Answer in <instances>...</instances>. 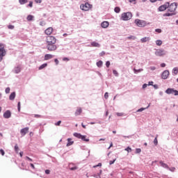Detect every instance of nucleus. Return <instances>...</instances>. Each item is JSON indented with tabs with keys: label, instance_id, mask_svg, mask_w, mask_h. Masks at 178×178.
I'll return each instance as SVG.
<instances>
[{
	"label": "nucleus",
	"instance_id": "obj_1",
	"mask_svg": "<svg viewBox=\"0 0 178 178\" xmlns=\"http://www.w3.org/2000/svg\"><path fill=\"white\" fill-rule=\"evenodd\" d=\"M167 9L168 12H170V13H165L163 14V17H169V16H175L176 15V9H177V3H172L170 4L169 2H167Z\"/></svg>",
	"mask_w": 178,
	"mask_h": 178
},
{
	"label": "nucleus",
	"instance_id": "obj_2",
	"mask_svg": "<svg viewBox=\"0 0 178 178\" xmlns=\"http://www.w3.org/2000/svg\"><path fill=\"white\" fill-rule=\"evenodd\" d=\"M74 136L82 140V141H85L86 143H88V141H90V138H87V136H83L79 133H74Z\"/></svg>",
	"mask_w": 178,
	"mask_h": 178
},
{
	"label": "nucleus",
	"instance_id": "obj_3",
	"mask_svg": "<svg viewBox=\"0 0 178 178\" xmlns=\"http://www.w3.org/2000/svg\"><path fill=\"white\" fill-rule=\"evenodd\" d=\"M132 16L133 15H131V13H130V12L123 13L121 15V19H122V20L127 21V20H130V19H131Z\"/></svg>",
	"mask_w": 178,
	"mask_h": 178
},
{
	"label": "nucleus",
	"instance_id": "obj_4",
	"mask_svg": "<svg viewBox=\"0 0 178 178\" xmlns=\"http://www.w3.org/2000/svg\"><path fill=\"white\" fill-rule=\"evenodd\" d=\"M56 43H49L47 44V49L48 51H50V52H54L58 49V47L56 44Z\"/></svg>",
	"mask_w": 178,
	"mask_h": 178
},
{
	"label": "nucleus",
	"instance_id": "obj_5",
	"mask_svg": "<svg viewBox=\"0 0 178 178\" xmlns=\"http://www.w3.org/2000/svg\"><path fill=\"white\" fill-rule=\"evenodd\" d=\"M46 44H56V38L52 35L46 37Z\"/></svg>",
	"mask_w": 178,
	"mask_h": 178
},
{
	"label": "nucleus",
	"instance_id": "obj_6",
	"mask_svg": "<svg viewBox=\"0 0 178 178\" xmlns=\"http://www.w3.org/2000/svg\"><path fill=\"white\" fill-rule=\"evenodd\" d=\"M135 24L138 27H145L147 26V22L145 21L138 19L135 20Z\"/></svg>",
	"mask_w": 178,
	"mask_h": 178
},
{
	"label": "nucleus",
	"instance_id": "obj_7",
	"mask_svg": "<svg viewBox=\"0 0 178 178\" xmlns=\"http://www.w3.org/2000/svg\"><path fill=\"white\" fill-rule=\"evenodd\" d=\"M155 55L156 56H165V55H166V51L164 49H159L156 51Z\"/></svg>",
	"mask_w": 178,
	"mask_h": 178
},
{
	"label": "nucleus",
	"instance_id": "obj_8",
	"mask_svg": "<svg viewBox=\"0 0 178 178\" xmlns=\"http://www.w3.org/2000/svg\"><path fill=\"white\" fill-rule=\"evenodd\" d=\"M91 8H92V5L88 3H86L85 4L81 5V9H82V10H90Z\"/></svg>",
	"mask_w": 178,
	"mask_h": 178
},
{
	"label": "nucleus",
	"instance_id": "obj_9",
	"mask_svg": "<svg viewBox=\"0 0 178 178\" xmlns=\"http://www.w3.org/2000/svg\"><path fill=\"white\" fill-rule=\"evenodd\" d=\"M3 56H5V46L0 44V62L2 60Z\"/></svg>",
	"mask_w": 178,
	"mask_h": 178
},
{
	"label": "nucleus",
	"instance_id": "obj_10",
	"mask_svg": "<svg viewBox=\"0 0 178 178\" xmlns=\"http://www.w3.org/2000/svg\"><path fill=\"white\" fill-rule=\"evenodd\" d=\"M166 94H172L174 95H178V90H176L173 88H168L165 90Z\"/></svg>",
	"mask_w": 178,
	"mask_h": 178
},
{
	"label": "nucleus",
	"instance_id": "obj_11",
	"mask_svg": "<svg viewBox=\"0 0 178 178\" xmlns=\"http://www.w3.org/2000/svg\"><path fill=\"white\" fill-rule=\"evenodd\" d=\"M53 32L54 28L52 27H49L44 31V33L45 34H47V35H51V34H52Z\"/></svg>",
	"mask_w": 178,
	"mask_h": 178
},
{
	"label": "nucleus",
	"instance_id": "obj_12",
	"mask_svg": "<svg viewBox=\"0 0 178 178\" xmlns=\"http://www.w3.org/2000/svg\"><path fill=\"white\" fill-rule=\"evenodd\" d=\"M166 9H168V3H165V4H164V5H162L159 7V12H163V11L166 10Z\"/></svg>",
	"mask_w": 178,
	"mask_h": 178
},
{
	"label": "nucleus",
	"instance_id": "obj_13",
	"mask_svg": "<svg viewBox=\"0 0 178 178\" xmlns=\"http://www.w3.org/2000/svg\"><path fill=\"white\" fill-rule=\"evenodd\" d=\"M162 79H163L164 80H166V79H168V77H169V71L168 70H165L162 75H161Z\"/></svg>",
	"mask_w": 178,
	"mask_h": 178
},
{
	"label": "nucleus",
	"instance_id": "obj_14",
	"mask_svg": "<svg viewBox=\"0 0 178 178\" xmlns=\"http://www.w3.org/2000/svg\"><path fill=\"white\" fill-rule=\"evenodd\" d=\"M20 133L22 136H26V134H27V133H29V127H25V128L21 129Z\"/></svg>",
	"mask_w": 178,
	"mask_h": 178
},
{
	"label": "nucleus",
	"instance_id": "obj_15",
	"mask_svg": "<svg viewBox=\"0 0 178 178\" xmlns=\"http://www.w3.org/2000/svg\"><path fill=\"white\" fill-rule=\"evenodd\" d=\"M10 116H12V114L10 111H6L3 113V118H5V119H9V118H10Z\"/></svg>",
	"mask_w": 178,
	"mask_h": 178
},
{
	"label": "nucleus",
	"instance_id": "obj_16",
	"mask_svg": "<svg viewBox=\"0 0 178 178\" xmlns=\"http://www.w3.org/2000/svg\"><path fill=\"white\" fill-rule=\"evenodd\" d=\"M109 26V22L108 21H104L102 23V27L103 29H106Z\"/></svg>",
	"mask_w": 178,
	"mask_h": 178
},
{
	"label": "nucleus",
	"instance_id": "obj_17",
	"mask_svg": "<svg viewBox=\"0 0 178 178\" xmlns=\"http://www.w3.org/2000/svg\"><path fill=\"white\" fill-rule=\"evenodd\" d=\"M81 112H83V110L81 109V108L78 107L75 112L76 116H79V115H81Z\"/></svg>",
	"mask_w": 178,
	"mask_h": 178
},
{
	"label": "nucleus",
	"instance_id": "obj_18",
	"mask_svg": "<svg viewBox=\"0 0 178 178\" xmlns=\"http://www.w3.org/2000/svg\"><path fill=\"white\" fill-rule=\"evenodd\" d=\"M90 46L91 47H95L96 48H99V47H101V45L99 44V43L97 42H92L90 43Z\"/></svg>",
	"mask_w": 178,
	"mask_h": 178
},
{
	"label": "nucleus",
	"instance_id": "obj_19",
	"mask_svg": "<svg viewBox=\"0 0 178 178\" xmlns=\"http://www.w3.org/2000/svg\"><path fill=\"white\" fill-rule=\"evenodd\" d=\"M74 144V141L72 140V138H67V147H70V145H73Z\"/></svg>",
	"mask_w": 178,
	"mask_h": 178
},
{
	"label": "nucleus",
	"instance_id": "obj_20",
	"mask_svg": "<svg viewBox=\"0 0 178 178\" xmlns=\"http://www.w3.org/2000/svg\"><path fill=\"white\" fill-rule=\"evenodd\" d=\"M54 58V56L51 54H45L44 55V60H49V59H52Z\"/></svg>",
	"mask_w": 178,
	"mask_h": 178
},
{
	"label": "nucleus",
	"instance_id": "obj_21",
	"mask_svg": "<svg viewBox=\"0 0 178 178\" xmlns=\"http://www.w3.org/2000/svg\"><path fill=\"white\" fill-rule=\"evenodd\" d=\"M15 97H16V93H15V92H12V93L10 94V97H9V99H10V101H13V99H15Z\"/></svg>",
	"mask_w": 178,
	"mask_h": 178
},
{
	"label": "nucleus",
	"instance_id": "obj_22",
	"mask_svg": "<svg viewBox=\"0 0 178 178\" xmlns=\"http://www.w3.org/2000/svg\"><path fill=\"white\" fill-rule=\"evenodd\" d=\"M161 166H162L163 168H165V169H169V165H168V164L163 163V161H160L159 162Z\"/></svg>",
	"mask_w": 178,
	"mask_h": 178
},
{
	"label": "nucleus",
	"instance_id": "obj_23",
	"mask_svg": "<svg viewBox=\"0 0 178 178\" xmlns=\"http://www.w3.org/2000/svg\"><path fill=\"white\" fill-rule=\"evenodd\" d=\"M149 40V37H145V38H143L140 41L141 42H147V41Z\"/></svg>",
	"mask_w": 178,
	"mask_h": 178
},
{
	"label": "nucleus",
	"instance_id": "obj_24",
	"mask_svg": "<svg viewBox=\"0 0 178 178\" xmlns=\"http://www.w3.org/2000/svg\"><path fill=\"white\" fill-rule=\"evenodd\" d=\"M21 70L22 69L20 68V67H17L15 68L14 72L15 73L17 74V73H20Z\"/></svg>",
	"mask_w": 178,
	"mask_h": 178
},
{
	"label": "nucleus",
	"instance_id": "obj_25",
	"mask_svg": "<svg viewBox=\"0 0 178 178\" xmlns=\"http://www.w3.org/2000/svg\"><path fill=\"white\" fill-rule=\"evenodd\" d=\"M47 66H48V64H47V63L42 64V65H40L39 67V70H42V69L47 67Z\"/></svg>",
	"mask_w": 178,
	"mask_h": 178
},
{
	"label": "nucleus",
	"instance_id": "obj_26",
	"mask_svg": "<svg viewBox=\"0 0 178 178\" xmlns=\"http://www.w3.org/2000/svg\"><path fill=\"white\" fill-rule=\"evenodd\" d=\"M156 45H158L159 47H161V45H162V40H158L156 41Z\"/></svg>",
	"mask_w": 178,
	"mask_h": 178
},
{
	"label": "nucleus",
	"instance_id": "obj_27",
	"mask_svg": "<svg viewBox=\"0 0 178 178\" xmlns=\"http://www.w3.org/2000/svg\"><path fill=\"white\" fill-rule=\"evenodd\" d=\"M154 145H158V135H156V136L155 137V138L154 140Z\"/></svg>",
	"mask_w": 178,
	"mask_h": 178
},
{
	"label": "nucleus",
	"instance_id": "obj_28",
	"mask_svg": "<svg viewBox=\"0 0 178 178\" xmlns=\"http://www.w3.org/2000/svg\"><path fill=\"white\" fill-rule=\"evenodd\" d=\"M172 73H174V74H177L178 73V68L177 67H174L172 70Z\"/></svg>",
	"mask_w": 178,
	"mask_h": 178
},
{
	"label": "nucleus",
	"instance_id": "obj_29",
	"mask_svg": "<svg viewBox=\"0 0 178 178\" xmlns=\"http://www.w3.org/2000/svg\"><path fill=\"white\" fill-rule=\"evenodd\" d=\"M33 18L34 17L33 15H28L27 20L28 22H31V20H33Z\"/></svg>",
	"mask_w": 178,
	"mask_h": 178
},
{
	"label": "nucleus",
	"instance_id": "obj_30",
	"mask_svg": "<svg viewBox=\"0 0 178 178\" xmlns=\"http://www.w3.org/2000/svg\"><path fill=\"white\" fill-rule=\"evenodd\" d=\"M19 2L21 5H24V3H27V0H19Z\"/></svg>",
	"mask_w": 178,
	"mask_h": 178
},
{
	"label": "nucleus",
	"instance_id": "obj_31",
	"mask_svg": "<svg viewBox=\"0 0 178 178\" xmlns=\"http://www.w3.org/2000/svg\"><path fill=\"white\" fill-rule=\"evenodd\" d=\"M102 60H99V62L97 63V66L98 67H102Z\"/></svg>",
	"mask_w": 178,
	"mask_h": 178
},
{
	"label": "nucleus",
	"instance_id": "obj_32",
	"mask_svg": "<svg viewBox=\"0 0 178 178\" xmlns=\"http://www.w3.org/2000/svg\"><path fill=\"white\" fill-rule=\"evenodd\" d=\"M114 10H115V13H119L120 12V8L115 7Z\"/></svg>",
	"mask_w": 178,
	"mask_h": 178
},
{
	"label": "nucleus",
	"instance_id": "obj_33",
	"mask_svg": "<svg viewBox=\"0 0 178 178\" xmlns=\"http://www.w3.org/2000/svg\"><path fill=\"white\" fill-rule=\"evenodd\" d=\"M15 151L17 154H19V146H17V145H15Z\"/></svg>",
	"mask_w": 178,
	"mask_h": 178
},
{
	"label": "nucleus",
	"instance_id": "obj_34",
	"mask_svg": "<svg viewBox=\"0 0 178 178\" xmlns=\"http://www.w3.org/2000/svg\"><path fill=\"white\" fill-rule=\"evenodd\" d=\"M143 69L136 70L134 69V73H140V72H143Z\"/></svg>",
	"mask_w": 178,
	"mask_h": 178
},
{
	"label": "nucleus",
	"instance_id": "obj_35",
	"mask_svg": "<svg viewBox=\"0 0 178 178\" xmlns=\"http://www.w3.org/2000/svg\"><path fill=\"white\" fill-rule=\"evenodd\" d=\"M93 177L101 178V174H95L93 175Z\"/></svg>",
	"mask_w": 178,
	"mask_h": 178
},
{
	"label": "nucleus",
	"instance_id": "obj_36",
	"mask_svg": "<svg viewBox=\"0 0 178 178\" xmlns=\"http://www.w3.org/2000/svg\"><path fill=\"white\" fill-rule=\"evenodd\" d=\"M124 151H127V152H131L132 149H131V148L130 147H127L124 149Z\"/></svg>",
	"mask_w": 178,
	"mask_h": 178
},
{
	"label": "nucleus",
	"instance_id": "obj_37",
	"mask_svg": "<svg viewBox=\"0 0 178 178\" xmlns=\"http://www.w3.org/2000/svg\"><path fill=\"white\" fill-rule=\"evenodd\" d=\"M5 91L6 94H9L10 92V88H7Z\"/></svg>",
	"mask_w": 178,
	"mask_h": 178
},
{
	"label": "nucleus",
	"instance_id": "obj_38",
	"mask_svg": "<svg viewBox=\"0 0 178 178\" xmlns=\"http://www.w3.org/2000/svg\"><path fill=\"white\" fill-rule=\"evenodd\" d=\"M8 29H9L10 30H13V29H15V26H13V25H8Z\"/></svg>",
	"mask_w": 178,
	"mask_h": 178
},
{
	"label": "nucleus",
	"instance_id": "obj_39",
	"mask_svg": "<svg viewBox=\"0 0 178 178\" xmlns=\"http://www.w3.org/2000/svg\"><path fill=\"white\" fill-rule=\"evenodd\" d=\"M141 152V149L137 148L136 149V154H140Z\"/></svg>",
	"mask_w": 178,
	"mask_h": 178
},
{
	"label": "nucleus",
	"instance_id": "obj_40",
	"mask_svg": "<svg viewBox=\"0 0 178 178\" xmlns=\"http://www.w3.org/2000/svg\"><path fill=\"white\" fill-rule=\"evenodd\" d=\"M0 153L2 155V156H3V155H5V151L3 150V149H0Z\"/></svg>",
	"mask_w": 178,
	"mask_h": 178
},
{
	"label": "nucleus",
	"instance_id": "obj_41",
	"mask_svg": "<svg viewBox=\"0 0 178 178\" xmlns=\"http://www.w3.org/2000/svg\"><path fill=\"white\" fill-rule=\"evenodd\" d=\"M155 31H156V33H162V29H155Z\"/></svg>",
	"mask_w": 178,
	"mask_h": 178
},
{
	"label": "nucleus",
	"instance_id": "obj_42",
	"mask_svg": "<svg viewBox=\"0 0 178 178\" xmlns=\"http://www.w3.org/2000/svg\"><path fill=\"white\" fill-rule=\"evenodd\" d=\"M115 161H116V159H113V161H110L109 165H113V163H115Z\"/></svg>",
	"mask_w": 178,
	"mask_h": 178
},
{
	"label": "nucleus",
	"instance_id": "obj_43",
	"mask_svg": "<svg viewBox=\"0 0 178 178\" xmlns=\"http://www.w3.org/2000/svg\"><path fill=\"white\" fill-rule=\"evenodd\" d=\"M108 97H109V95H108V92H106L104 94V98H105L106 99H108Z\"/></svg>",
	"mask_w": 178,
	"mask_h": 178
},
{
	"label": "nucleus",
	"instance_id": "obj_44",
	"mask_svg": "<svg viewBox=\"0 0 178 178\" xmlns=\"http://www.w3.org/2000/svg\"><path fill=\"white\" fill-rule=\"evenodd\" d=\"M127 40H136V38H135V36L131 35V36L128 37Z\"/></svg>",
	"mask_w": 178,
	"mask_h": 178
},
{
	"label": "nucleus",
	"instance_id": "obj_45",
	"mask_svg": "<svg viewBox=\"0 0 178 178\" xmlns=\"http://www.w3.org/2000/svg\"><path fill=\"white\" fill-rule=\"evenodd\" d=\"M168 169H169L170 170V172H175V170H176V168H175V167L169 168Z\"/></svg>",
	"mask_w": 178,
	"mask_h": 178
},
{
	"label": "nucleus",
	"instance_id": "obj_46",
	"mask_svg": "<svg viewBox=\"0 0 178 178\" xmlns=\"http://www.w3.org/2000/svg\"><path fill=\"white\" fill-rule=\"evenodd\" d=\"M106 67H109V66H111V62L106 61Z\"/></svg>",
	"mask_w": 178,
	"mask_h": 178
},
{
	"label": "nucleus",
	"instance_id": "obj_47",
	"mask_svg": "<svg viewBox=\"0 0 178 178\" xmlns=\"http://www.w3.org/2000/svg\"><path fill=\"white\" fill-rule=\"evenodd\" d=\"M60 123H62V121L60 120L55 124V126H60Z\"/></svg>",
	"mask_w": 178,
	"mask_h": 178
},
{
	"label": "nucleus",
	"instance_id": "obj_48",
	"mask_svg": "<svg viewBox=\"0 0 178 178\" xmlns=\"http://www.w3.org/2000/svg\"><path fill=\"white\" fill-rule=\"evenodd\" d=\"M99 166H102V163H99L98 165H94L93 168H98Z\"/></svg>",
	"mask_w": 178,
	"mask_h": 178
},
{
	"label": "nucleus",
	"instance_id": "obj_49",
	"mask_svg": "<svg viewBox=\"0 0 178 178\" xmlns=\"http://www.w3.org/2000/svg\"><path fill=\"white\" fill-rule=\"evenodd\" d=\"M26 159H27L30 162H33V159L29 157V156H26Z\"/></svg>",
	"mask_w": 178,
	"mask_h": 178
},
{
	"label": "nucleus",
	"instance_id": "obj_50",
	"mask_svg": "<svg viewBox=\"0 0 178 178\" xmlns=\"http://www.w3.org/2000/svg\"><path fill=\"white\" fill-rule=\"evenodd\" d=\"M54 62L56 65H59V60H58V58L54 59Z\"/></svg>",
	"mask_w": 178,
	"mask_h": 178
},
{
	"label": "nucleus",
	"instance_id": "obj_51",
	"mask_svg": "<svg viewBox=\"0 0 178 178\" xmlns=\"http://www.w3.org/2000/svg\"><path fill=\"white\" fill-rule=\"evenodd\" d=\"M117 116H123V113H116Z\"/></svg>",
	"mask_w": 178,
	"mask_h": 178
},
{
	"label": "nucleus",
	"instance_id": "obj_52",
	"mask_svg": "<svg viewBox=\"0 0 178 178\" xmlns=\"http://www.w3.org/2000/svg\"><path fill=\"white\" fill-rule=\"evenodd\" d=\"M28 6H29L30 8H33V1H30Z\"/></svg>",
	"mask_w": 178,
	"mask_h": 178
},
{
	"label": "nucleus",
	"instance_id": "obj_53",
	"mask_svg": "<svg viewBox=\"0 0 178 178\" xmlns=\"http://www.w3.org/2000/svg\"><path fill=\"white\" fill-rule=\"evenodd\" d=\"M35 2L36 3H41V2H42V0H35Z\"/></svg>",
	"mask_w": 178,
	"mask_h": 178
},
{
	"label": "nucleus",
	"instance_id": "obj_54",
	"mask_svg": "<svg viewBox=\"0 0 178 178\" xmlns=\"http://www.w3.org/2000/svg\"><path fill=\"white\" fill-rule=\"evenodd\" d=\"M17 106H18V112H20V102H18Z\"/></svg>",
	"mask_w": 178,
	"mask_h": 178
},
{
	"label": "nucleus",
	"instance_id": "obj_55",
	"mask_svg": "<svg viewBox=\"0 0 178 178\" xmlns=\"http://www.w3.org/2000/svg\"><path fill=\"white\" fill-rule=\"evenodd\" d=\"M40 26H45V22L42 21V22H40Z\"/></svg>",
	"mask_w": 178,
	"mask_h": 178
},
{
	"label": "nucleus",
	"instance_id": "obj_56",
	"mask_svg": "<svg viewBox=\"0 0 178 178\" xmlns=\"http://www.w3.org/2000/svg\"><path fill=\"white\" fill-rule=\"evenodd\" d=\"M45 173H46V175H49V173H51V170H45Z\"/></svg>",
	"mask_w": 178,
	"mask_h": 178
},
{
	"label": "nucleus",
	"instance_id": "obj_57",
	"mask_svg": "<svg viewBox=\"0 0 178 178\" xmlns=\"http://www.w3.org/2000/svg\"><path fill=\"white\" fill-rule=\"evenodd\" d=\"M104 55H105V51H102V52L99 54V56H104Z\"/></svg>",
	"mask_w": 178,
	"mask_h": 178
},
{
	"label": "nucleus",
	"instance_id": "obj_58",
	"mask_svg": "<svg viewBox=\"0 0 178 178\" xmlns=\"http://www.w3.org/2000/svg\"><path fill=\"white\" fill-rule=\"evenodd\" d=\"M113 74H115V76H118V71H116V70H113Z\"/></svg>",
	"mask_w": 178,
	"mask_h": 178
},
{
	"label": "nucleus",
	"instance_id": "obj_59",
	"mask_svg": "<svg viewBox=\"0 0 178 178\" xmlns=\"http://www.w3.org/2000/svg\"><path fill=\"white\" fill-rule=\"evenodd\" d=\"M165 66H166V64H165V63H163L161 64V67H165Z\"/></svg>",
	"mask_w": 178,
	"mask_h": 178
},
{
	"label": "nucleus",
	"instance_id": "obj_60",
	"mask_svg": "<svg viewBox=\"0 0 178 178\" xmlns=\"http://www.w3.org/2000/svg\"><path fill=\"white\" fill-rule=\"evenodd\" d=\"M144 109H145V108H141L138 110V112H143V111H144Z\"/></svg>",
	"mask_w": 178,
	"mask_h": 178
},
{
	"label": "nucleus",
	"instance_id": "obj_61",
	"mask_svg": "<svg viewBox=\"0 0 178 178\" xmlns=\"http://www.w3.org/2000/svg\"><path fill=\"white\" fill-rule=\"evenodd\" d=\"M30 165L33 169H35V166H34V164L31 163Z\"/></svg>",
	"mask_w": 178,
	"mask_h": 178
},
{
	"label": "nucleus",
	"instance_id": "obj_62",
	"mask_svg": "<svg viewBox=\"0 0 178 178\" xmlns=\"http://www.w3.org/2000/svg\"><path fill=\"white\" fill-rule=\"evenodd\" d=\"M147 86H148V85L146 84V83L143 84V88H147Z\"/></svg>",
	"mask_w": 178,
	"mask_h": 178
},
{
	"label": "nucleus",
	"instance_id": "obj_63",
	"mask_svg": "<svg viewBox=\"0 0 178 178\" xmlns=\"http://www.w3.org/2000/svg\"><path fill=\"white\" fill-rule=\"evenodd\" d=\"M35 118H41V115L35 114L34 115Z\"/></svg>",
	"mask_w": 178,
	"mask_h": 178
},
{
	"label": "nucleus",
	"instance_id": "obj_64",
	"mask_svg": "<svg viewBox=\"0 0 178 178\" xmlns=\"http://www.w3.org/2000/svg\"><path fill=\"white\" fill-rule=\"evenodd\" d=\"M156 67H150V70H155Z\"/></svg>",
	"mask_w": 178,
	"mask_h": 178
}]
</instances>
